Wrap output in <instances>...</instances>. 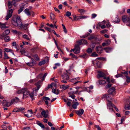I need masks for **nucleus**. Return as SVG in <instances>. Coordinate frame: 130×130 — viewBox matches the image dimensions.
Instances as JSON below:
<instances>
[{
    "label": "nucleus",
    "mask_w": 130,
    "mask_h": 130,
    "mask_svg": "<svg viewBox=\"0 0 130 130\" xmlns=\"http://www.w3.org/2000/svg\"><path fill=\"white\" fill-rule=\"evenodd\" d=\"M17 92L18 94H23V99L27 98L29 96L32 99V100L34 99V95L33 93L30 92L26 88H23L19 90Z\"/></svg>",
    "instance_id": "obj_1"
},
{
    "label": "nucleus",
    "mask_w": 130,
    "mask_h": 130,
    "mask_svg": "<svg viewBox=\"0 0 130 130\" xmlns=\"http://www.w3.org/2000/svg\"><path fill=\"white\" fill-rule=\"evenodd\" d=\"M12 24L15 26H18L24 29H27V27L24 24H22L21 20L19 16H17L16 18H14L12 20Z\"/></svg>",
    "instance_id": "obj_2"
},
{
    "label": "nucleus",
    "mask_w": 130,
    "mask_h": 130,
    "mask_svg": "<svg viewBox=\"0 0 130 130\" xmlns=\"http://www.w3.org/2000/svg\"><path fill=\"white\" fill-rule=\"evenodd\" d=\"M123 21L124 23H127V25L128 26H130V20L128 15H124L122 17Z\"/></svg>",
    "instance_id": "obj_3"
},
{
    "label": "nucleus",
    "mask_w": 130,
    "mask_h": 130,
    "mask_svg": "<svg viewBox=\"0 0 130 130\" xmlns=\"http://www.w3.org/2000/svg\"><path fill=\"white\" fill-rule=\"evenodd\" d=\"M98 75L99 77H104L103 78L105 79H106L107 81L109 83V78L108 77H105V74L102 72L100 71L98 72Z\"/></svg>",
    "instance_id": "obj_4"
},
{
    "label": "nucleus",
    "mask_w": 130,
    "mask_h": 130,
    "mask_svg": "<svg viewBox=\"0 0 130 130\" xmlns=\"http://www.w3.org/2000/svg\"><path fill=\"white\" fill-rule=\"evenodd\" d=\"M41 85V82L40 80H39L38 82L35 84V85L36 86L37 88H35L33 89V91L32 92L34 94V92H37L40 87Z\"/></svg>",
    "instance_id": "obj_5"
},
{
    "label": "nucleus",
    "mask_w": 130,
    "mask_h": 130,
    "mask_svg": "<svg viewBox=\"0 0 130 130\" xmlns=\"http://www.w3.org/2000/svg\"><path fill=\"white\" fill-rule=\"evenodd\" d=\"M13 11L12 9H10L8 11L7 14L6 16V20H8L12 16Z\"/></svg>",
    "instance_id": "obj_6"
},
{
    "label": "nucleus",
    "mask_w": 130,
    "mask_h": 130,
    "mask_svg": "<svg viewBox=\"0 0 130 130\" xmlns=\"http://www.w3.org/2000/svg\"><path fill=\"white\" fill-rule=\"evenodd\" d=\"M108 93H109V95L111 94L112 95H114L116 94L115 89V88L112 87L108 91Z\"/></svg>",
    "instance_id": "obj_7"
},
{
    "label": "nucleus",
    "mask_w": 130,
    "mask_h": 130,
    "mask_svg": "<svg viewBox=\"0 0 130 130\" xmlns=\"http://www.w3.org/2000/svg\"><path fill=\"white\" fill-rule=\"evenodd\" d=\"M79 78L78 77L72 79L71 80V82L74 83V85H76L77 84L79 83H80L82 82L80 81H78L79 80Z\"/></svg>",
    "instance_id": "obj_8"
},
{
    "label": "nucleus",
    "mask_w": 130,
    "mask_h": 130,
    "mask_svg": "<svg viewBox=\"0 0 130 130\" xmlns=\"http://www.w3.org/2000/svg\"><path fill=\"white\" fill-rule=\"evenodd\" d=\"M95 50L98 53L100 54L102 52L103 48L100 45L97 46L95 48Z\"/></svg>",
    "instance_id": "obj_9"
},
{
    "label": "nucleus",
    "mask_w": 130,
    "mask_h": 130,
    "mask_svg": "<svg viewBox=\"0 0 130 130\" xmlns=\"http://www.w3.org/2000/svg\"><path fill=\"white\" fill-rule=\"evenodd\" d=\"M101 98L102 99H106L107 101H108V100H112L111 98L110 97L109 94H106L103 95L101 97Z\"/></svg>",
    "instance_id": "obj_10"
},
{
    "label": "nucleus",
    "mask_w": 130,
    "mask_h": 130,
    "mask_svg": "<svg viewBox=\"0 0 130 130\" xmlns=\"http://www.w3.org/2000/svg\"><path fill=\"white\" fill-rule=\"evenodd\" d=\"M108 102L107 103V105L108 107H109V109L111 110L112 111H113V109L112 108H111L110 107H113V105H115L112 104L109 100L107 101Z\"/></svg>",
    "instance_id": "obj_11"
},
{
    "label": "nucleus",
    "mask_w": 130,
    "mask_h": 130,
    "mask_svg": "<svg viewBox=\"0 0 130 130\" xmlns=\"http://www.w3.org/2000/svg\"><path fill=\"white\" fill-rule=\"evenodd\" d=\"M75 51L74 53L77 54L79 53L80 52V48L78 45L76 44L75 46Z\"/></svg>",
    "instance_id": "obj_12"
},
{
    "label": "nucleus",
    "mask_w": 130,
    "mask_h": 130,
    "mask_svg": "<svg viewBox=\"0 0 130 130\" xmlns=\"http://www.w3.org/2000/svg\"><path fill=\"white\" fill-rule=\"evenodd\" d=\"M50 100L49 98L45 97H43V101H44L45 102V104L47 105H48V101H50Z\"/></svg>",
    "instance_id": "obj_13"
},
{
    "label": "nucleus",
    "mask_w": 130,
    "mask_h": 130,
    "mask_svg": "<svg viewBox=\"0 0 130 130\" xmlns=\"http://www.w3.org/2000/svg\"><path fill=\"white\" fill-rule=\"evenodd\" d=\"M75 112L79 116H80L83 114L84 111L83 109H80L78 110H76Z\"/></svg>",
    "instance_id": "obj_14"
},
{
    "label": "nucleus",
    "mask_w": 130,
    "mask_h": 130,
    "mask_svg": "<svg viewBox=\"0 0 130 130\" xmlns=\"http://www.w3.org/2000/svg\"><path fill=\"white\" fill-rule=\"evenodd\" d=\"M41 109L42 110L41 112V115L44 118H47L48 116V113H47L45 110L42 109V108H41Z\"/></svg>",
    "instance_id": "obj_15"
},
{
    "label": "nucleus",
    "mask_w": 130,
    "mask_h": 130,
    "mask_svg": "<svg viewBox=\"0 0 130 130\" xmlns=\"http://www.w3.org/2000/svg\"><path fill=\"white\" fill-rule=\"evenodd\" d=\"M62 79H63L68 80L69 79V77L67 73H64L62 75Z\"/></svg>",
    "instance_id": "obj_16"
},
{
    "label": "nucleus",
    "mask_w": 130,
    "mask_h": 130,
    "mask_svg": "<svg viewBox=\"0 0 130 130\" xmlns=\"http://www.w3.org/2000/svg\"><path fill=\"white\" fill-rule=\"evenodd\" d=\"M106 21L105 20H104L103 22H100L98 23L96 26V28H98L99 27L102 26V25L105 24Z\"/></svg>",
    "instance_id": "obj_17"
},
{
    "label": "nucleus",
    "mask_w": 130,
    "mask_h": 130,
    "mask_svg": "<svg viewBox=\"0 0 130 130\" xmlns=\"http://www.w3.org/2000/svg\"><path fill=\"white\" fill-rule=\"evenodd\" d=\"M69 85H62L60 86V88L62 90H64L68 89L69 87Z\"/></svg>",
    "instance_id": "obj_18"
},
{
    "label": "nucleus",
    "mask_w": 130,
    "mask_h": 130,
    "mask_svg": "<svg viewBox=\"0 0 130 130\" xmlns=\"http://www.w3.org/2000/svg\"><path fill=\"white\" fill-rule=\"evenodd\" d=\"M74 102V101L73 100L72 102V103H73V104L72 105V106L74 109H76L77 108V106L79 105V104L77 102H76L75 103Z\"/></svg>",
    "instance_id": "obj_19"
},
{
    "label": "nucleus",
    "mask_w": 130,
    "mask_h": 130,
    "mask_svg": "<svg viewBox=\"0 0 130 130\" xmlns=\"http://www.w3.org/2000/svg\"><path fill=\"white\" fill-rule=\"evenodd\" d=\"M19 101V99L17 97L12 99L11 100V103L13 104L14 103L18 102Z\"/></svg>",
    "instance_id": "obj_20"
},
{
    "label": "nucleus",
    "mask_w": 130,
    "mask_h": 130,
    "mask_svg": "<svg viewBox=\"0 0 130 130\" xmlns=\"http://www.w3.org/2000/svg\"><path fill=\"white\" fill-rule=\"evenodd\" d=\"M78 42L80 44H88L87 41L85 39H82L78 41Z\"/></svg>",
    "instance_id": "obj_21"
},
{
    "label": "nucleus",
    "mask_w": 130,
    "mask_h": 130,
    "mask_svg": "<svg viewBox=\"0 0 130 130\" xmlns=\"http://www.w3.org/2000/svg\"><path fill=\"white\" fill-rule=\"evenodd\" d=\"M24 12L28 16L30 15V11L28 9H26Z\"/></svg>",
    "instance_id": "obj_22"
},
{
    "label": "nucleus",
    "mask_w": 130,
    "mask_h": 130,
    "mask_svg": "<svg viewBox=\"0 0 130 130\" xmlns=\"http://www.w3.org/2000/svg\"><path fill=\"white\" fill-rule=\"evenodd\" d=\"M36 124L41 127L42 128H44L45 126L43 124L41 123L39 121H36Z\"/></svg>",
    "instance_id": "obj_23"
},
{
    "label": "nucleus",
    "mask_w": 130,
    "mask_h": 130,
    "mask_svg": "<svg viewBox=\"0 0 130 130\" xmlns=\"http://www.w3.org/2000/svg\"><path fill=\"white\" fill-rule=\"evenodd\" d=\"M112 49V48L109 47H107L104 48V50H105V52L107 53L110 52L111 51Z\"/></svg>",
    "instance_id": "obj_24"
},
{
    "label": "nucleus",
    "mask_w": 130,
    "mask_h": 130,
    "mask_svg": "<svg viewBox=\"0 0 130 130\" xmlns=\"http://www.w3.org/2000/svg\"><path fill=\"white\" fill-rule=\"evenodd\" d=\"M52 92L56 94H58L59 93V91L57 89H53L52 90Z\"/></svg>",
    "instance_id": "obj_25"
},
{
    "label": "nucleus",
    "mask_w": 130,
    "mask_h": 130,
    "mask_svg": "<svg viewBox=\"0 0 130 130\" xmlns=\"http://www.w3.org/2000/svg\"><path fill=\"white\" fill-rule=\"evenodd\" d=\"M43 78V74H39L36 78V80H38V79H41V80H40L41 82V80L42 81V79Z\"/></svg>",
    "instance_id": "obj_26"
},
{
    "label": "nucleus",
    "mask_w": 130,
    "mask_h": 130,
    "mask_svg": "<svg viewBox=\"0 0 130 130\" xmlns=\"http://www.w3.org/2000/svg\"><path fill=\"white\" fill-rule=\"evenodd\" d=\"M12 5V3L11 1H8V7L9 9H10L11 8Z\"/></svg>",
    "instance_id": "obj_27"
},
{
    "label": "nucleus",
    "mask_w": 130,
    "mask_h": 130,
    "mask_svg": "<svg viewBox=\"0 0 130 130\" xmlns=\"http://www.w3.org/2000/svg\"><path fill=\"white\" fill-rule=\"evenodd\" d=\"M78 11L82 14H84V13L85 12V10L83 9H78Z\"/></svg>",
    "instance_id": "obj_28"
},
{
    "label": "nucleus",
    "mask_w": 130,
    "mask_h": 130,
    "mask_svg": "<svg viewBox=\"0 0 130 130\" xmlns=\"http://www.w3.org/2000/svg\"><path fill=\"white\" fill-rule=\"evenodd\" d=\"M0 28H1L2 29H3L6 28V26H5V24H3L0 22Z\"/></svg>",
    "instance_id": "obj_29"
},
{
    "label": "nucleus",
    "mask_w": 130,
    "mask_h": 130,
    "mask_svg": "<svg viewBox=\"0 0 130 130\" xmlns=\"http://www.w3.org/2000/svg\"><path fill=\"white\" fill-rule=\"evenodd\" d=\"M124 108L125 110H128L130 109V104H126Z\"/></svg>",
    "instance_id": "obj_30"
},
{
    "label": "nucleus",
    "mask_w": 130,
    "mask_h": 130,
    "mask_svg": "<svg viewBox=\"0 0 130 130\" xmlns=\"http://www.w3.org/2000/svg\"><path fill=\"white\" fill-rule=\"evenodd\" d=\"M99 84L100 85H103L106 83V81L104 80H101L98 81Z\"/></svg>",
    "instance_id": "obj_31"
},
{
    "label": "nucleus",
    "mask_w": 130,
    "mask_h": 130,
    "mask_svg": "<svg viewBox=\"0 0 130 130\" xmlns=\"http://www.w3.org/2000/svg\"><path fill=\"white\" fill-rule=\"evenodd\" d=\"M50 17L51 19L52 20H55V15L52 13H50Z\"/></svg>",
    "instance_id": "obj_32"
},
{
    "label": "nucleus",
    "mask_w": 130,
    "mask_h": 130,
    "mask_svg": "<svg viewBox=\"0 0 130 130\" xmlns=\"http://www.w3.org/2000/svg\"><path fill=\"white\" fill-rule=\"evenodd\" d=\"M96 64L98 68H101V67L102 65L101 62L100 61H97L96 63Z\"/></svg>",
    "instance_id": "obj_33"
},
{
    "label": "nucleus",
    "mask_w": 130,
    "mask_h": 130,
    "mask_svg": "<svg viewBox=\"0 0 130 130\" xmlns=\"http://www.w3.org/2000/svg\"><path fill=\"white\" fill-rule=\"evenodd\" d=\"M12 46H15V48L17 49V50L18 51L19 49L18 48V45L16 44V42H12Z\"/></svg>",
    "instance_id": "obj_34"
},
{
    "label": "nucleus",
    "mask_w": 130,
    "mask_h": 130,
    "mask_svg": "<svg viewBox=\"0 0 130 130\" xmlns=\"http://www.w3.org/2000/svg\"><path fill=\"white\" fill-rule=\"evenodd\" d=\"M34 64H35V63L34 61L27 63V65L29 66H32Z\"/></svg>",
    "instance_id": "obj_35"
},
{
    "label": "nucleus",
    "mask_w": 130,
    "mask_h": 130,
    "mask_svg": "<svg viewBox=\"0 0 130 130\" xmlns=\"http://www.w3.org/2000/svg\"><path fill=\"white\" fill-rule=\"evenodd\" d=\"M24 9V6H22L18 10V13L20 14L23 11Z\"/></svg>",
    "instance_id": "obj_36"
},
{
    "label": "nucleus",
    "mask_w": 130,
    "mask_h": 130,
    "mask_svg": "<svg viewBox=\"0 0 130 130\" xmlns=\"http://www.w3.org/2000/svg\"><path fill=\"white\" fill-rule=\"evenodd\" d=\"M88 17L86 16L81 15L78 16L79 20L82 19H85L87 18Z\"/></svg>",
    "instance_id": "obj_37"
},
{
    "label": "nucleus",
    "mask_w": 130,
    "mask_h": 130,
    "mask_svg": "<svg viewBox=\"0 0 130 130\" xmlns=\"http://www.w3.org/2000/svg\"><path fill=\"white\" fill-rule=\"evenodd\" d=\"M23 37L24 38L28 40H30L29 38L28 37V36L26 34L23 35Z\"/></svg>",
    "instance_id": "obj_38"
},
{
    "label": "nucleus",
    "mask_w": 130,
    "mask_h": 130,
    "mask_svg": "<svg viewBox=\"0 0 130 130\" xmlns=\"http://www.w3.org/2000/svg\"><path fill=\"white\" fill-rule=\"evenodd\" d=\"M20 1V0H13L11 2L12 3L13 5L15 6L16 2Z\"/></svg>",
    "instance_id": "obj_39"
},
{
    "label": "nucleus",
    "mask_w": 130,
    "mask_h": 130,
    "mask_svg": "<svg viewBox=\"0 0 130 130\" xmlns=\"http://www.w3.org/2000/svg\"><path fill=\"white\" fill-rule=\"evenodd\" d=\"M105 42L107 44V46H108L109 45L110 43L111 40L109 39H108L106 40H105Z\"/></svg>",
    "instance_id": "obj_40"
},
{
    "label": "nucleus",
    "mask_w": 130,
    "mask_h": 130,
    "mask_svg": "<svg viewBox=\"0 0 130 130\" xmlns=\"http://www.w3.org/2000/svg\"><path fill=\"white\" fill-rule=\"evenodd\" d=\"M80 57L83 58H86L88 57V56L86 53H84L83 55L80 56Z\"/></svg>",
    "instance_id": "obj_41"
},
{
    "label": "nucleus",
    "mask_w": 130,
    "mask_h": 130,
    "mask_svg": "<svg viewBox=\"0 0 130 130\" xmlns=\"http://www.w3.org/2000/svg\"><path fill=\"white\" fill-rule=\"evenodd\" d=\"M96 44V43L95 42H92V43L91 45L90 46L92 48H94Z\"/></svg>",
    "instance_id": "obj_42"
},
{
    "label": "nucleus",
    "mask_w": 130,
    "mask_h": 130,
    "mask_svg": "<svg viewBox=\"0 0 130 130\" xmlns=\"http://www.w3.org/2000/svg\"><path fill=\"white\" fill-rule=\"evenodd\" d=\"M91 56L93 57H96L98 56V55L95 52H94L92 53Z\"/></svg>",
    "instance_id": "obj_43"
},
{
    "label": "nucleus",
    "mask_w": 130,
    "mask_h": 130,
    "mask_svg": "<svg viewBox=\"0 0 130 130\" xmlns=\"http://www.w3.org/2000/svg\"><path fill=\"white\" fill-rule=\"evenodd\" d=\"M45 63V60H43L40 62L39 63V66H41L42 65L44 64Z\"/></svg>",
    "instance_id": "obj_44"
},
{
    "label": "nucleus",
    "mask_w": 130,
    "mask_h": 130,
    "mask_svg": "<svg viewBox=\"0 0 130 130\" xmlns=\"http://www.w3.org/2000/svg\"><path fill=\"white\" fill-rule=\"evenodd\" d=\"M73 15L75 21H77L79 20L78 16L77 17L75 15Z\"/></svg>",
    "instance_id": "obj_45"
},
{
    "label": "nucleus",
    "mask_w": 130,
    "mask_h": 130,
    "mask_svg": "<svg viewBox=\"0 0 130 130\" xmlns=\"http://www.w3.org/2000/svg\"><path fill=\"white\" fill-rule=\"evenodd\" d=\"M4 40L6 42H8L10 41L9 37L8 36L4 38Z\"/></svg>",
    "instance_id": "obj_46"
},
{
    "label": "nucleus",
    "mask_w": 130,
    "mask_h": 130,
    "mask_svg": "<svg viewBox=\"0 0 130 130\" xmlns=\"http://www.w3.org/2000/svg\"><path fill=\"white\" fill-rule=\"evenodd\" d=\"M24 116L28 118H30L32 117V115L31 114H29L28 113H27L26 114H24Z\"/></svg>",
    "instance_id": "obj_47"
},
{
    "label": "nucleus",
    "mask_w": 130,
    "mask_h": 130,
    "mask_svg": "<svg viewBox=\"0 0 130 130\" xmlns=\"http://www.w3.org/2000/svg\"><path fill=\"white\" fill-rule=\"evenodd\" d=\"M66 15L67 16L69 17L71 15V12L68 11L66 12Z\"/></svg>",
    "instance_id": "obj_48"
},
{
    "label": "nucleus",
    "mask_w": 130,
    "mask_h": 130,
    "mask_svg": "<svg viewBox=\"0 0 130 130\" xmlns=\"http://www.w3.org/2000/svg\"><path fill=\"white\" fill-rule=\"evenodd\" d=\"M62 26L63 29V31L65 33H67V31L65 26L63 24H62Z\"/></svg>",
    "instance_id": "obj_49"
},
{
    "label": "nucleus",
    "mask_w": 130,
    "mask_h": 130,
    "mask_svg": "<svg viewBox=\"0 0 130 130\" xmlns=\"http://www.w3.org/2000/svg\"><path fill=\"white\" fill-rule=\"evenodd\" d=\"M25 109V108L23 107H20L18 108V112L22 111Z\"/></svg>",
    "instance_id": "obj_50"
},
{
    "label": "nucleus",
    "mask_w": 130,
    "mask_h": 130,
    "mask_svg": "<svg viewBox=\"0 0 130 130\" xmlns=\"http://www.w3.org/2000/svg\"><path fill=\"white\" fill-rule=\"evenodd\" d=\"M4 50L5 51L7 52H10L12 51L11 50L8 48H5Z\"/></svg>",
    "instance_id": "obj_51"
},
{
    "label": "nucleus",
    "mask_w": 130,
    "mask_h": 130,
    "mask_svg": "<svg viewBox=\"0 0 130 130\" xmlns=\"http://www.w3.org/2000/svg\"><path fill=\"white\" fill-rule=\"evenodd\" d=\"M4 59H8L10 58V57L8 56L7 54L5 52L4 53Z\"/></svg>",
    "instance_id": "obj_52"
},
{
    "label": "nucleus",
    "mask_w": 130,
    "mask_h": 130,
    "mask_svg": "<svg viewBox=\"0 0 130 130\" xmlns=\"http://www.w3.org/2000/svg\"><path fill=\"white\" fill-rule=\"evenodd\" d=\"M12 104L11 103V102L10 103L9 102H7V103H6L5 104V106H6L7 107H9L11 104Z\"/></svg>",
    "instance_id": "obj_53"
},
{
    "label": "nucleus",
    "mask_w": 130,
    "mask_h": 130,
    "mask_svg": "<svg viewBox=\"0 0 130 130\" xmlns=\"http://www.w3.org/2000/svg\"><path fill=\"white\" fill-rule=\"evenodd\" d=\"M111 36L114 39L116 43H117V41L115 38L116 37V35H111Z\"/></svg>",
    "instance_id": "obj_54"
},
{
    "label": "nucleus",
    "mask_w": 130,
    "mask_h": 130,
    "mask_svg": "<svg viewBox=\"0 0 130 130\" xmlns=\"http://www.w3.org/2000/svg\"><path fill=\"white\" fill-rule=\"evenodd\" d=\"M92 17H91V18L92 19H94L97 16V15L95 13H93L91 15Z\"/></svg>",
    "instance_id": "obj_55"
},
{
    "label": "nucleus",
    "mask_w": 130,
    "mask_h": 130,
    "mask_svg": "<svg viewBox=\"0 0 130 130\" xmlns=\"http://www.w3.org/2000/svg\"><path fill=\"white\" fill-rule=\"evenodd\" d=\"M5 33L6 35H8L10 33V30L8 29H7L5 31Z\"/></svg>",
    "instance_id": "obj_56"
},
{
    "label": "nucleus",
    "mask_w": 130,
    "mask_h": 130,
    "mask_svg": "<svg viewBox=\"0 0 130 130\" xmlns=\"http://www.w3.org/2000/svg\"><path fill=\"white\" fill-rule=\"evenodd\" d=\"M90 34L88 32L85 35H83V37L84 38H85L86 37L89 35Z\"/></svg>",
    "instance_id": "obj_57"
},
{
    "label": "nucleus",
    "mask_w": 130,
    "mask_h": 130,
    "mask_svg": "<svg viewBox=\"0 0 130 130\" xmlns=\"http://www.w3.org/2000/svg\"><path fill=\"white\" fill-rule=\"evenodd\" d=\"M106 26L107 28L111 26V25L109 24V21H107V24H106Z\"/></svg>",
    "instance_id": "obj_58"
},
{
    "label": "nucleus",
    "mask_w": 130,
    "mask_h": 130,
    "mask_svg": "<svg viewBox=\"0 0 130 130\" xmlns=\"http://www.w3.org/2000/svg\"><path fill=\"white\" fill-rule=\"evenodd\" d=\"M127 78V79L126 80V81L127 82H130V78L128 76H127L126 75L125 76Z\"/></svg>",
    "instance_id": "obj_59"
},
{
    "label": "nucleus",
    "mask_w": 130,
    "mask_h": 130,
    "mask_svg": "<svg viewBox=\"0 0 130 130\" xmlns=\"http://www.w3.org/2000/svg\"><path fill=\"white\" fill-rule=\"evenodd\" d=\"M45 28L46 30H47L48 31H49L50 32H52V30L51 29L49 28V27H45Z\"/></svg>",
    "instance_id": "obj_60"
},
{
    "label": "nucleus",
    "mask_w": 130,
    "mask_h": 130,
    "mask_svg": "<svg viewBox=\"0 0 130 130\" xmlns=\"http://www.w3.org/2000/svg\"><path fill=\"white\" fill-rule=\"evenodd\" d=\"M87 52L89 53H91L92 52V50L90 48H89L87 51Z\"/></svg>",
    "instance_id": "obj_61"
},
{
    "label": "nucleus",
    "mask_w": 130,
    "mask_h": 130,
    "mask_svg": "<svg viewBox=\"0 0 130 130\" xmlns=\"http://www.w3.org/2000/svg\"><path fill=\"white\" fill-rule=\"evenodd\" d=\"M30 128V127H24L23 129L24 130H29Z\"/></svg>",
    "instance_id": "obj_62"
},
{
    "label": "nucleus",
    "mask_w": 130,
    "mask_h": 130,
    "mask_svg": "<svg viewBox=\"0 0 130 130\" xmlns=\"http://www.w3.org/2000/svg\"><path fill=\"white\" fill-rule=\"evenodd\" d=\"M95 126L97 128L98 130H101V128L99 125H95Z\"/></svg>",
    "instance_id": "obj_63"
},
{
    "label": "nucleus",
    "mask_w": 130,
    "mask_h": 130,
    "mask_svg": "<svg viewBox=\"0 0 130 130\" xmlns=\"http://www.w3.org/2000/svg\"><path fill=\"white\" fill-rule=\"evenodd\" d=\"M47 75V74L46 73H45V74H44L43 75V78L42 79V81H43L44 80V79L45 77H46Z\"/></svg>",
    "instance_id": "obj_64"
}]
</instances>
